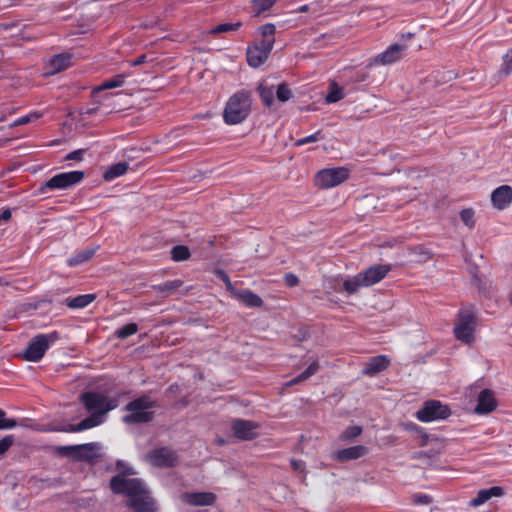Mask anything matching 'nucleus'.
I'll return each instance as SVG.
<instances>
[{
	"label": "nucleus",
	"mask_w": 512,
	"mask_h": 512,
	"mask_svg": "<svg viewBox=\"0 0 512 512\" xmlns=\"http://www.w3.org/2000/svg\"><path fill=\"white\" fill-rule=\"evenodd\" d=\"M237 297L247 307H261L263 305L261 297L249 289L241 290L238 292Z\"/></svg>",
	"instance_id": "28"
},
{
	"label": "nucleus",
	"mask_w": 512,
	"mask_h": 512,
	"mask_svg": "<svg viewBox=\"0 0 512 512\" xmlns=\"http://www.w3.org/2000/svg\"><path fill=\"white\" fill-rule=\"evenodd\" d=\"M285 283L288 287H295L299 284L298 277L293 273H287L284 276Z\"/></svg>",
	"instance_id": "51"
},
{
	"label": "nucleus",
	"mask_w": 512,
	"mask_h": 512,
	"mask_svg": "<svg viewBox=\"0 0 512 512\" xmlns=\"http://www.w3.org/2000/svg\"><path fill=\"white\" fill-rule=\"evenodd\" d=\"M183 286V281L175 279L152 286L154 292L168 296Z\"/></svg>",
	"instance_id": "27"
},
{
	"label": "nucleus",
	"mask_w": 512,
	"mask_h": 512,
	"mask_svg": "<svg viewBox=\"0 0 512 512\" xmlns=\"http://www.w3.org/2000/svg\"><path fill=\"white\" fill-rule=\"evenodd\" d=\"M344 98V92L341 87L338 86L337 83L333 82L329 86V91L326 95L327 103H336Z\"/></svg>",
	"instance_id": "33"
},
{
	"label": "nucleus",
	"mask_w": 512,
	"mask_h": 512,
	"mask_svg": "<svg viewBox=\"0 0 512 512\" xmlns=\"http://www.w3.org/2000/svg\"><path fill=\"white\" fill-rule=\"evenodd\" d=\"M278 0H251V11L255 17L263 15L270 10Z\"/></svg>",
	"instance_id": "29"
},
{
	"label": "nucleus",
	"mask_w": 512,
	"mask_h": 512,
	"mask_svg": "<svg viewBox=\"0 0 512 512\" xmlns=\"http://www.w3.org/2000/svg\"><path fill=\"white\" fill-rule=\"evenodd\" d=\"M390 271V264H378L368 267L358 275L363 287H370L382 281Z\"/></svg>",
	"instance_id": "11"
},
{
	"label": "nucleus",
	"mask_w": 512,
	"mask_h": 512,
	"mask_svg": "<svg viewBox=\"0 0 512 512\" xmlns=\"http://www.w3.org/2000/svg\"><path fill=\"white\" fill-rule=\"evenodd\" d=\"M324 287L329 292H342V280L338 277L327 278L324 282Z\"/></svg>",
	"instance_id": "41"
},
{
	"label": "nucleus",
	"mask_w": 512,
	"mask_h": 512,
	"mask_svg": "<svg viewBox=\"0 0 512 512\" xmlns=\"http://www.w3.org/2000/svg\"><path fill=\"white\" fill-rule=\"evenodd\" d=\"M318 369H319L318 362L317 361L311 362L310 365L306 368V370L303 371L301 374H299L297 377H295L292 380H290L287 383V386L298 384V383L308 379L309 377L314 375L318 371Z\"/></svg>",
	"instance_id": "32"
},
{
	"label": "nucleus",
	"mask_w": 512,
	"mask_h": 512,
	"mask_svg": "<svg viewBox=\"0 0 512 512\" xmlns=\"http://www.w3.org/2000/svg\"><path fill=\"white\" fill-rule=\"evenodd\" d=\"M42 116V113L38 112V111H33V112H30L29 114L27 115H24V116H21L19 117L18 119H16L12 126H22V125H26L34 120H37L39 119L40 117Z\"/></svg>",
	"instance_id": "38"
},
{
	"label": "nucleus",
	"mask_w": 512,
	"mask_h": 512,
	"mask_svg": "<svg viewBox=\"0 0 512 512\" xmlns=\"http://www.w3.org/2000/svg\"><path fill=\"white\" fill-rule=\"evenodd\" d=\"M182 499L187 504L193 506H208L212 505L216 499L215 495L210 492H194L184 493Z\"/></svg>",
	"instance_id": "17"
},
{
	"label": "nucleus",
	"mask_w": 512,
	"mask_h": 512,
	"mask_svg": "<svg viewBox=\"0 0 512 512\" xmlns=\"http://www.w3.org/2000/svg\"><path fill=\"white\" fill-rule=\"evenodd\" d=\"M251 92L241 89L232 94L223 110V121L227 125H237L244 122L251 114Z\"/></svg>",
	"instance_id": "3"
},
{
	"label": "nucleus",
	"mask_w": 512,
	"mask_h": 512,
	"mask_svg": "<svg viewBox=\"0 0 512 512\" xmlns=\"http://www.w3.org/2000/svg\"><path fill=\"white\" fill-rule=\"evenodd\" d=\"M367 453V448L362 445L352 446L338 450L334 459L344 462L349 460H356L363 457Z\"/></svg>",
	"instance_id": "19"
},
{
	"label": "nucleus",
	"mask_w": 512,
	"mask_h": 512,
	"mask_svg": "<svg viewBox=\"0 0 512 512\" xmlns=\"http://www.w3.org/2000/svg\"><path fill=\"white\" fill-rule=\"evenodd\" d=\"M190 251L187 246L177 245L171 249V258L175 262L185 261L190 257Z\"/></svg>",
	"instance_id": "34"
},
{
	"label": "nucleus",
	"mask_w": 512,
	"mask_h": 512,
	"mask_svg": "<svg viewBox=\"0 0 512 512\" xmlns=\"http://www.w3.org/2000/svg\"><path fill=\"white\" fill-rule=\"evenodd\" d=\"M84 150L78 149L70 152L66 156V160H75V161H81L83 159Z\"/></svg>",
	"instance_id": "52"
},
{
	"label": "nucleus",
	"mask_w": 512,
	"mask_h": 512,
	"mask_svg": "<svg viewBox=\"0 0 512 512\" xmlns=\"http://www.w3.org/2000/svg\"><path fill=\"white\" fill-rule=\"evenodd\" d=\"M414 502L419 505H427L432 502V497L423 493L416 494L414 496Z\"/></svg>",
	"instance_id": "50"
},
{
	"label": "nucleus",
	"mask_w": 512,
	"mask_h": 512,
	"mask_svg": "<svg viewBox=\"0 0 512 512\" xmlns=\"http://www.w3.org/2000/svg\"><path fill=\"white\" fill-rule=\"evenodd\" d=\"M309 9L308 5H302L299 7L298 11L299 12H307Z\"/></svg>",
	"instance_id": "56"
},
{
	"label": "nucleus",
	"mask_w": 512,
	"mask_h": 512,
	"mask_svg": "<svg viewBox=\"0 0 512 512\" xmlns=\"http://www.w3.org/2000/svg\"><path fill=\"white\" fill-rule=\"evenodd\" d=\"M362 433V427L361 426H358V425H355V426H350V427H347L340 435V438L341 440H351V439H354L356 437H358L359 435H361Z\"/></svg>",
	"instance_id": "39"
},
{
	"label": "nucleus",
	"mask_w": 512,
	"mask_h": 512,
	"mask_svg": "<svg viewBox=\"0 0 512 512\" xmlns=\"http://www.w3.org/2000/svg\"><path fill=\"white\" fill-rule=\"evenodd\" d=\"M14 356L20 357L22 360L26 362L37 363L41 361L44 354H14Z\"/></svg>",
	"instance_id": "49"
},
{
	"label": "nucleus",
	"mask_w": 512,
	"mask_h": 512,
	"mask_svg": "<svg viewBox=\"0 0 512 512\" xmlns=\"http://www.w3.org/2000/svg\"><path fill=\"white\" fill-rule=\"evenodd\" d=\"M290 463H291V467L295 471H302L305 466V464L302 460L292 459Z\"/></svg>",
	"instance_id": "53"
},
{
	"label": "nucleus",
	"mask_w": 512,
	"mask_h": 512,
	"mask_svg": "<svg viewBox=\"0 0 512 512\" xmlns=\"http://www.w3.org/2000/svg\"><path fill=\"white\" fill-rule=\"evenodd\" d=\"M156 407L155 401L151 400L148 396H141L130 401L125 410L128 412L123 417V422L129 425L141 424L152 421L154 418V408Z\"/></svg>",
	"instance_id": "4"
},
{
	"label": "nucleus",
	"mask_w": 512,
	"mask_h": 512,
	"mask_svg": "<svg viewBox=\"0 0 512 512\" xmlns=\"http://www.w3.org/2000/svg\"><path fill=\"white\" fill-rule=\"evenodd\" d=\"M99 449L100 445L98 443L91 442L80 445L62 446L59 448V451L63 455L76 460L90 461L98 456Z\"/></svg>",
	"instance_id": "10"
},
{
	"label": "nucleus",
	"mask_w": 512,
	"mask_h": 512,
	"mask_svg": "<svg viewBox=\"0 0 512 512\" xmlns=\"http://www.w3.org/2000/svg\"><path fill=\"white\" fill-rule=\"evenodd\" d=\"M13 442V435H7L0 440V456L9 450V448L13 445Z\"/></svg>",
	"instance_id": "47"
},
{
	"label": "nucleus",
	"mask_w": 512,
	"mask_h": 512,
	"mask_svg": "<svg viewBox=\"0 0 512 512\" xmlns=\"http://www.w3.org/2000/svg\"><path fill=\"white\" fill-rule=\"evenodd\" d=\"M138 331V325L136 323H128L115 331V335L119 339H126L134 335Z\"/></svg>",
	"instance_id": "35"
},
{
	"label": "nucleus",
	"mask_w": 512,
	"mask_h": 512,
	"mask_svg": "<svg viewBox=\"0 0 512 512\" xmlns=\"http://www.w3.org/2000/svg\"><path fill=\"white\" fill-rule=\"evenodd\" d=\"M323 139V134L321 130L316 131L315 133L308 135L306 137L300 138L296 140L295 146L300 147L306 145L308 143H314Z\"/></svg>",
	"instance_id": "42"
},
{
	"label": "nucleus",
	"mask_w": 512,
	"mask_h": 512,
	"mask_svg": "<svg viewBox=\"0 0 512 512\" xmlns=\"http://www.w3.org/2000/svg\"><path fill=\"white\" fill-rule=\"evenodd\" d=\"M268 58L269 56L267 54L255 47H249L247 49V62L253 68H258L263 65Z\"/></svg>",
	"instance_id": "25"
},
{
	"label": "nucleus",
	"mask_w": 512,
	"mask_h": 512,
	"mask_svg": "<svg viewBox=\"0 0 512 512\" xmlns=\"http://www.w3.org/2000/svg\"><path fill=\"white\" fill-rule=\"evenodd\" d=\"M127 473H128V474H134V471H133L132 469H129V470L127 471Z\"/></svg>",
	"instance_id": "57"
},
{
	"label": "nucleus",
	"mask_w": 512,
	"mask_h": 512,
	"mask_svg": "<svg viewBox=\"0 0 512 512\" xmlns=\"http://www.w3.org/2000/svg\"><path fill=\"white\" fill-rule=\"evenodd\" d=\"M274 43L275 42H273L271 40L262 38V40L259 42V44L255 45L254 47L263 51L265 54H267L269 56L273 49Z\"/></svg>",
	"instance_id": "46"
},
{
	"label": "nucleus",
	"mask_w": 512,
	"mask_h": 512,
	"mask_svg": "<svg viewBox=\"0 0 512 512\" xmlns=\"http://www.w3.org/2000/svg\"><path fill=\"white\" fill-rule=\"evenodd\" d=\"M361 287L363 285L358 274L342 281V292H346L349 295L356 293Z\"/></svg>",
	"instance_id": "30"
},
{
	"label": "nucleus",
	"mask_w": 512,
	"mask_h": 512,
	"mask_svg": "<svg viewBox=\"0 0 512 512\" xmlns=\"http://www.w3.org/2000/svg\"><path fill=\"white\" fill-rule=\"evenodd\" d=\"M96 294H82L76 297L66 298L63 303L70 309H83L89 306L96 299Z\"/></svg>",
	"instance_id": "23"
},
{
	"label": "nucleus",
	"mask_w": 512,
	"mask_h": 512,
	"mask_svg": "<svg viewBox=\"0 0 512 512\" xmlns=\"http://www.w3.org/2000/svg\"><path fill=\"white\" fill-rule=\"evenodd\" d=\"M121 464H122V462H121V461H118V462H117V466H118V467H120V465H121Z\"/></svg>",
	"instance_id": "58"
},
{
	"label": "nucleus",
	"mask_w": 512,
	"mask_h": 512,
	"mask_svg": "<svg viewBox=\"0 0 512 512\" xmlns=\"http://www.w3.org/2000/svg\"><path fill=\"white\" fill-rule=\"evenodd\" d=\"M461 221L469 228L474 227L475 219H474V210L471 208L463 209L460 212Z\"/></svg>",
	"instance_id": "43"
},
{
	"label": "nucleus",
	"mask_w": 512,
	"mask_h": 512,
	"mask_svg": "<svg viewBox=\"0 0 512 512\" xmlns=\"http://www.w3.org/2000/svg\"><path fill=\"white\" fill-rule=\"evenodd\" d=\"M17 426V421L13 418H6V412L0 409V430L13 429Z\"/></svg>",
	"instance_id": "44"
},
{
	"label": "nucleus",
	"mask_w": 512,
	"mask_h": 512,
	"mask_svg": "<svg viewBox=\"0 0 512 512\" xmlns=\"http://www.w3.org/2000/svg\"><path fill=\"white\" fill-rule=\"evenodd\" d=\"M121 395L119 391L111 389L83 392L79 400L89 416L78 424H67L56 430L76 433L102 425L106 421L108 413L119 406Z\"/></svg>",
	"instance_id": "1"
},
{
	"label": "nucleus",
	"mask_w": 512,
	"mask_h": 512,
	"mask_svg": "<svg viewBox=\"0 0 512 512\" xmlns=\"http://www.w3.org/2000/svg\"><path fill=\"white\" fill-rule=\"evenodd\" d=\"M259 424L244 419H236L232 422L234 435L241 440H252L258 435Z\"/></svg>",
	"instance_id": "12"
},
{
	"label": "nucleus",
	"mask_w": 512,
	"mask_h": 512,
	"mask_svg": "<svg viewBox=\"0 0 512 512\" xmlns=\"http://www.w3.org/2000/svg\"><path fill=\"white\" fill-rule=\"evenodd\" d=\"M276 97L280 102H287L292 97V91L288 84L280 83L276 88Z\"/></svg>",
	"instance_id": "37"
},
{
	"label": "nucleus",
	"mask_w": 512,
	"mask_h": 512,
	"mask_svg": "<svg viewBox=\"0 0 512 512\" xmlns=\"http://www.w3.org/2000/svg\"><path fill=\"white\" fill-rule=\"evenodd\" d=\"M147 56L145 54L139 55L134 61L131 62L132 66H139L146 62Z\"/></svg>",
	"instance_id": "55"
},
{
	"label": "nucleus",
	"mask_w": 512,
	"mask_h": 512,
	"mask_svg": "<svg viewBox=\"0 0 512 512\" xmlns=\"http://www.w3.org/2000/svg\"><path fill=\"white\" fill-rule=\"evenodd\" d=\"M95 249L86 248L78 251L67 259V265L69 267H77L88 262L95 254Z\"/></svg>",
	"instance_id": "24"
},
{
	"label": "nucleus",
	"mask_w": 512,
	"mask_h": 512,
	"mask_svg": "<svg viewBox=\"0 0 512 512\" xmlns=\"http://www.w3.org/2000/svg\"><path fill=\"white\" fill-rule=\"evenodd\" d=\"M71 60L72 56L68 53L54 55L49 61L50 73L56 74L61 71H64L65 69L70 67Z\"/></svg>",
	"instance_id": "22"
},
{
	"label": "nucleus",
	"mask_w": 512,
	"mask_h": 512,
	"mask_svg": "<svg viewBox=\"0 0 512 512\" xmlns=\"http://www.w3.org/2000/svg\"><path fill=\"white\" fill-rule=\"evenodd\" d=\"M241 22L236 23H222L217 26H215L211 30V34H220V33H228V32H235L241 27Z\"/></svg>",
	"instance_id": "36"
},
{
	"label": "nucleus",
	"mask_w": 512,
	"mask_h": 512,
	"mask_svg": "<svg viewBox=\"0 0 512 512\" xmlns=\"http://www.w3.org/2000/svg\"><path fill=\"white\" fill-rule=\"evenodd\" d=\"M390 364V359L385 355L379 354L372 357L363 369V374L367 376H375L385 370Z\"/></svg>",
	"instance_id": "18"
},
{
	"label": "nucleus",
	"mask_w": 512,
	"mask_h": 512,
	"mask_svg": "<svg viewBox=\"0 0 512 512\" xmlns=\"http://www.w3.org/2000/svg\"><path fill=\"white\" fill-rule=\"evenodd\" d=\"M500 72L504 76H509L512 73V55L507 53L503 56Z\"/></svg>",
	"instance_id": "45"
},
{
	"label": "nucleus",
	"mask_w": 512,
	"mask_h": 512,
	"mask_svg": "<svg viewBox=\"0 0 512 512\" xmlns=\"http://www.w3.org/2000/svg\"><path fill=\"white\" fill-rule=\"evenodd\" d=\"M476 316L468 309H461L458 313V321L454 326V335L457 340L466 344L474 340Z\"/></svg>",
	"instance_id": "5"
},
{
	"label": "nucleus",
	"mask_w": 512,
	"mask_h": 512,
	"mask_svg": "<svg viewBox=\"0 0 512 512\" xmlns=\"http://www.w3.org/2000/svg\"><path fill=\"white\" fill-rule=\"evenodd\" d=\"M451 414L447 405L437 400H430L424 403L422 408L416 412V418L423 423H429L436 420H442Z\"/></svg>",
	"instance_id": "8"
},
{
	"label": "nucleus",
	"mask_w": 512,
	"mask_h": 512,
	"mask_svg": "<svg viewBox=\"0 0 512 512\" xmlns=\"http://www.w3.org/2000/svg\"><path fill=\"white\" fill-rule=\"evenodd\" d=\"M498 406L497 399L494 391L490 389H482L478 393L477 405L474 408V413L477 415H487Z\"/></svg>",
	"instance_id": "13"
},
{
	"label": "nucleus",
	"mask_w": 512,
	"mask_h": 512,
	"mask_svg": "<svg viewBox=\"0 0 512 512\" xmlns=\"http://www.w3.org/2000/svg\"><path fill=\"white\" fill-rule=\"evenodd\" d=\"M491 202L498 210L507 208L512 202V187L509 185L497 187L491 194Z\"/></svg>",
	"instance_id": "16"
},
{
	"label": "nucleus",
	"mask_w": 512,
	"mask_h": 512,
	"mask_svg": "<svg viewBox=\"0 0 512 512\" xmlns=\"http://www.w3.org/2000/svg\"><path fill=\"white\" fill-rule=\"evenodd\" d=\"M127 77H128V74L120 73V74L114 75L111 78L105 79L99 86H96L93 88L92 94L96 95L99 92H102L104 90L121 87L124 85L125 79Z\"/></svg>",
	"instance_id": "21"
},
{
	"label": "nucleus",
	"mask_w": 512,
	"mask_h": 512,
	"mask_svg": "<svg viewBox=\"0 0 512 512\" xmlns=\"http://www.w3.org/2000/svg\"><path fill=\"white\" fill-rule=\"evenodd\" d=\"M264 106L270 108L274 104V87L260 84L257 88Z\"/></svg>",
	"instance_id": "31"
},
{
	"label": "nucleus",
	"mask_w": 512,
	"mask_h": 512,
	"mask_svg": "<svg viewBox=\"0 0 512 512\" xmlns=\"http://www.w3.org/2000/svg\"><path fill=\"white\" fill-rule=\"evenodd\" d=\"M214 274L216 275V277L218 279H220L225 285H226V288L228 290H231L232 289V283H231V280H230V277L229 275L222 269H216Z\"/></svg>",
	"instance_id": "48"
},
{
	"label": "nucleus",
	"mask_w": 512,
	"mask_h": 512,
	"mask_svg": "<svg viewBox=\"0 0 512 512\" xmlns=\"http://www.w3.org/2000/svg\"><path fill=\"white\" fill-rule=\"evenodd\" d=\"M129 165L126 162H118L109 166L103 173L105 181H112L128 171Z\"/></svg>",
	"instance_id": "26"
},
{
	"label": "nucleus",
	"mask_w": 512,
	"mask_h": 512,
	"mask_svg": "<svg viewBox=\"0 0 512 512\" xmlns=\"http://www.w3.org/2000/svg\"><path fill=\"white\" fill-rule=\"evenodd\" d=\"M259 30L263 39L275 42L276 27L273 23H266L262 25Z\"/></svg>",
	"instance_id": "40"
},
{
	"label": "nucleus",
	"mask_w": 512,
	"mask_h": 512,
	"mask_svg": "<svg viewBox=\"0 0 512 512\" xmlns=\"http://www.w3.org/2000/svg\"><path fill=\"white\" fill-rule=\"evenodd\" d=\"M148 461L156 467H171L175 464L177 457L174 451L162 447L154 449L147 455Z\"/></svg>",
	"instance_id": "14"
},
{
	"label": "nucleus",
	"mask_w": 512,
	"mask_h": 512,
	"mask_svg": "<svg viewBox=\"0 0 512 512\" xmlns=\"http://www.w3.org/2000/svg\"><path fill=\"white\" fill-rule=\"evenodd\" d=\"M84 176V172L79 170L56 174L43 184L40 191L44 193L46 190L68 189L80 183L84 179Z\"/></svg>",
	"instance_id": "7"
},
{
	"label": "nucleus",
	"mask_w": 512,
	"mask_h": 512,
	"mask_svg": "<svg viewBox=\"0 0 512 512\" xmlns=\"http://www.w3.org/2000/svg\"><path fill=\"white\" fill-rule=\"evenodd\" d=\"M505 494L504 489L500 486H493L488 489H482L477 493V496L470 501L474 507L483 505L492 497H501Z\"/></svg>",
	"instance_id": "20"
},
{
	"label": "nucleus",
	"mask_w": 512,
	"mask_h": 512,
	"mask_svg": "<svg viewBox=\"0 0 512 512\" xmlns=\"http://www.w3.org/2000/svg\"><path fill=\"white\" fill-rule=\"evenodd\" d=\"M110 487L116 494L127 495L129 497L127 505L136 512H154L157 509L147 486L138 478L116 475L111 479Z\"/></svg>",
	"instance_id": "2"
},
{
	"label": "nucleus",
	"mask_w": 512,
	"mask_h": 512,
	"mask_svg": "<svg viewBox=\"0 0 512 512\" xmlns=\"http://www.w3.org/2000/svg\"><path fill=\"white\" fill-rule=\"evenodd\" d=\"M350 171L346 167L326 168L315 175L316 186L328 189L338 186L349 178Z\"/></svg>",
	"instance_id": "6"
},
{
	"label": "nucleus",
	"mask_w": 512,
	"mask_h": 512,
	"mask_svg": "<svg viewBox=\"0 0 512 512\" xmlns=\"http://www.w3.org/2000/svg\"><path fill=\"white\" fill-rule=\"evenodd\" d=\"M57 339V332L38 334L32 338L24 352H46L50 348L51 343L55 342Z\"/></svg>",
	"instance_id": "15"
},
{
	"label": "nucleus",
	"mask_w": 512,
	"mask_h": 512,
	"mask_svg": "<svg viewBox=\"0 0 512 512\" xmlns=\"http://www.w3.org/2000/svg\"><path fill=\"white\" fill-rule=\"evenodd\" d=\"M408 45L405 43H393L384 52L370 59L369 66L392 65L402 60L406 54Z\"/></svg>",
	"instance_id": "9"
},
{
	"label": "nucleus",
	"mask_w": 512,
	"mask_h": 512,
	"mask_svg": "<svg viewBox=\"0 0 512 512\" xmlns=\"http://www.w3.org/2000/svg\"><path fill=\"white\" fill-rule=\"evenodd\" d=\"M11 216H12V213H11V210L10 208L6 207V208H3L1 211H0V222L2 220L4 221H8L11 219Z\"/></svg>",
	"instance_id": "54"
}]
</instances>
